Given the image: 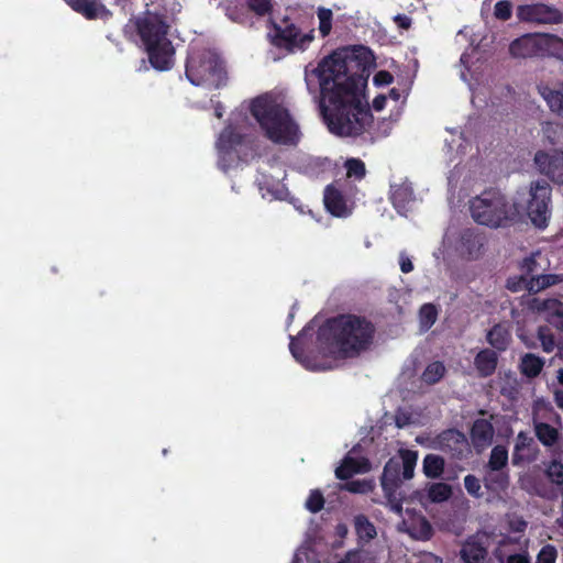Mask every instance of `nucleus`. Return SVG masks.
<instances>
[{
	"label": "nucleus",
	"instance_id": "10",
	"mask_svg": "<svg viewBox=\"0 0 563 563\" xmlns=\"http://www.w3.org/2000/svg\"><path fill=\"white\" fill-rule=\"evenodd\" d=\"M520 22L534 24H561L563 12L554 5L545 3L520 4L516 10Z\"/></svg>",
	"mask_w": 563,
	"mask_h": 563
},
{
	"label": "nucleus",
	"instance_id": "1",
	"mask_svg": "<svg viewBox=\"0 0 563 563\" xmlns=\"http://www.w3.org/2000/svg\"><path fill=\"white\" fill-rule=\"evenodd\" d=\"M305 81L310 93L320 90L319 108L329 131L342 137H356L372 126L374 118L367 101H363L360 87L362 75L349 74L347 63L332 54L317 67H306Z\"/></svg>",
	"mask_w": 563,
	"mask_h": 563
},
{
	"label": "nucleus",
	"instance_id": "32",
	"mask_svg": "<svg viewBox=\"0 0 563 563\" xmlns=\"http://www.w3.org/2000/svg\"><path fill=\"white\" fill-rule=\"evenodd\" d=\"M508 450L504 445H496L492 449L487 467L493 472H499L507 466Z\"/></svg>",
	"mask_w": 563,
	"mask_h": 563
},
{
	"label": "nucleus",
	"instance_id": "16",
	"mask_svg": "<svg viewBox=\"0 0 563 563\" xmlns=\"http://www.w3.org/2000/svg\"><path fill=\"white\" fill-rule=\"evenodd\" d=\"M75 12L87 20L109 19L112 13L101 0H64Z\"/></svg>",
	"mask_w": 563,
	"mask_h": 563
},
{
	"label": "nucleus",
	"instance_id": "6",
	"mask_svg": "<svg viewBox=\"0 0 563 563\" xmlns=\"http://www.w3.org/2000/svg\"><path fill=\"white\" fill-rule=\"evenodd\" d=\"M470 212L476 223L489 228L507 227L515 221L518 213L515 205L496 188L486 189L472 198Z\"/></svg>",
	"mask_w": 563,
	"mask_h": 563
},
{
	"label": "nucleus",
	"instance_id": "41",
	"mask_svg": "<svg viewBox=\"0 0 563 563\" xmlns=\"http://www.w3.org/2000/svg\"><path fill=\"white\" fill-rule=\"evenodd\" d=\"M438 310L433 303H424L419 310L420 324L423 329H430L437 321Z\"/></svg>",
	"mask_w": 563,
	"mask_h": 563
},
{
	"label": "nucleus",
	"instance_id": "9",
	"mask_svg": "<svg viewBox=\"0 0 563 563\" xmlns=\"http://www.w3.org/2000/svg\"><path fill=\"white\" fill-rule=\"evenodd\" d=\"M552 187L545 179L532 181L526 212L537 228H545L551 216Z\"/></svg>",
	"mask_w": 563,
	"mask_h": 563
},
{
	"label": "nucleus",
	"instance_id": "56",
	"mask_svg": "<svg viewBox=\"0 0 563 563\" xmlns=\"http://www.w3.org/2000/svg\"><path fill=\"white\" fill-rule=\"evenodd\" d=\"M537 266V262L533 257H527L522 262V269H526L527 273H532Z\"/></svg>",
	"mask_w": 563,
	"mask_h": 563
},
{
	"label": "nucleus",
	"instance_id": "50",
	"mask_svg": "<svg viewBox=\"0 0 563 563\" xmlns=\"http://www.w3.org/2000/svg\"><path fill=\"white\" fill-rule=\"evenodd\" d=\"M372 558L364 551H351L341 563H371Z\"/></svg>",
	"mask_w": 563,
	"mask_h": 563
},
{
	"label": "nucleus",
	"instance_id": "28",
	"mask_svg": "<svg viewBox=\"0 0 563 563\" xmlns=\"http://www.w3.org/2000/svg\"><path fill=\"white\" fill-rule=\"evenodd\" d=\"M354 529L358 540L365 543L377 536L374 523L363 514L354 517Z\"/></svg>",
	"mask_w": 563,
	"mask_h": 563
},
{
	"label": "nucleus",
	"instance_id": "60",
	"mask_svg": "<svg viewBox=\"0 0 563 563\" xmlns=\"http://www.w3.org/2000/svg\"><path fill=\"white\" fill-rule=\"evenodd\" d=\"M421 563H443V562L438 556L431 555L429 558L423 559V561Z\"/></svg>",
	"mask_w": 563,
	"mask_h": 563
},
{
	"label": "nucleus",
	"instance_id": "63",
	"mask_svg": "<svg viewBox=\"0 0 563 563\" xmlns=\"http://www.w3.org/2000/svg\"><path fill=\"white\" fill-rule=\"evenodd\" d=\"M336 532H338V534H340V536H345V534L347 533V528H346V526H345V525H342V523L338 525V527H336Z\"/></svg>",
	"mask_w": 563,
	"mask_h": 563
},
{
	"label": "nucleus",
	"instance_id": "53",
	"mask_svg": "<svg viewBox=\"0 0 563 563\" xmlns=\"http://www.w3.org/2000/svg\"><path fill=\"white\" fill-rule=\"evenodd\" d=\"M487 481L490 484H495L498 487L504 488V487H506L508 485V475L506 473H498V474H495V475H489Z\"/></svg>",
	"mask_w": 563,
	"mask_h": 563
},
{
	"label": "nucleus",
	"instance_id": "4",
	"mask_svg": "<svg viewBox=\"0 0 563 563\" xmlns=\"http://www.w3.org/2000/svg\"><path fill=\"white\" fill-rule=\"evenodd\" d=\"M137 35L148 55L151 65L158 70L172 67L175 48L168 38L169 23L165 14L145 11L134 21Z\"/></svg>",
	"mask_w": 563,
	"mask_h": 563
},
{
	"label": "nucleus",
	"instance_id": "15",
	"mask_svg": "<svg viewBox=\"0 0 563 563\" xmlns=\"http://www.w3.org/2000/svg\"><path fill=\"white\" fill-rule=\"evenodd\" d=\"M494 435L495 429L488 419H475L470 428L471 443L477 453H482L492 445Z\"/></svg>",
	"mask_w": 563,
	"mask_h": 563
},
{
	"label": "nucleus",
	"instance_id": "36",
	"mask_svg": "<svg viewBox=\"0 0 563 563\" xmlns=\"http://www.w3.org/2000/svg\"><path fill=\"white\" fill-rule=\"evenodd\" d=\"M537 338L541 343V347L545 353H552L554 349H558V342L548 325H540L537 330Z\"/></svg>",
	"mask_w": 563,
	"mask_h": 563
},
{
	"label": "nucleus",
	"instance_id": "30",
	"mask_svg": "<svg viewBox=\"0 0 563 563\" xmlns=\"http://www.w3.org/2000/svg\"><path fill=\"white\" fill-rule=\"evenodd\" d=\"M563 282L561 275L558 274H542L531 277L527 283V289L530 292H539L548 287L554 286Z\"/></svg>",
	"mask_w": 563,
	"mask_h": 563
},
{
	"label": "nucleus",
	"instance_id": "20",
	"mask_svg": "<svg viewBox=\"0 0 563 563\" xmlns=\"http://www.w3.org/2000/svg\"><path fill=\"white\" fill-rule=\"evenodd\" d=\"M497 364L498 355L490 349L481 350L474 358L475 368L478 375L484 378L489 377L495 373Z\"/></svg>",
	"mask_w": 563,
	"mask_h": 563
},
{
	"label": "nucleus",
	"instance_id": "3",
	"mask_svg": "<svg viewBox=\"0 0 563 563\" xmlns=\"http://www.w3.org/2000/svg\"><path fill=\"white\" fill-rule=\"evenodd\" d=\"M264 135L275 144L296 146L301 137L299 125L288 109L269 96L255 98L250 107Z\"/></svg>",
	"mask_w": 563,
	"mask_h": 563
},
{
	"label": "nucleus",
	"instance_id": "33",
	"mask_svg": "<svg viewBox=\"0 0 563 563\" xmlns=\"http://www.w3.org/2000/svg\"><path fill=\"white\" fill-rule=\"evenodd\" d=\"M536 437L545 446H552L559 440L558 430L547 422L536 424Z\"/></svg>",
	"mask_w": 563,
	"mask_h": 563
},
{
	"label": "nucleus",
	"instance_id": "44",
	"mask_svg": "<svg viewBox=\"0 0 563 563\" xmlns=\"http://www.w3.org/2000/svg\"><path fill=\"white\" fill-rule=\"evenodd\" d=\"M301 336L302 335L299 334L297 339L291 338V341L289 343L290 353L296 358V361L301 363L306 368H312V366L310 365V361L306 356L305 350L301 345Z\"/></svg>",
	"mask_w": 563,
	"mask_h": 563
},
{
	"label": "nucleus",
	"instance_id": "54",
	"mask_svg": "<svg viewBox=\"0 0 563 563\" xmlns=\"http://www.w3.org/2000/svg\"><path fill=\"white\" fill-rule=\"evenodd\" d=\"M507 563H531L527 554L516 553L507 559Z\"/></svg>",
	"mask_w": 563,
	"mask_h": 563
},
{
	"label": "nucleus",
	"instance_id": "31",
	"mask_svg": "<svg viewBox=\"0 0 563 563\" xmlns=\"http://www.w3.org/2000/svg\"><path fill=\"white\" fill-rule=\"evenodd\" d=\"M412 188L408 184L391 187L390 199L395 208L405 207L412 199Z\"/></svg>",
	"mask_w": 563,
	"mask_h": 563
},
{
	"label": "nucleus",
	"instance_id": "64",
	"mask_svg": "<svg viewBox=\"0 0 563 563\" xmlns=\"http://www.w3.org/2000/svg\"><path fill=\"white\" fill-rule=\"evenodd\" d=\"M407 421H408V418L405 417V418H401V417H397L396 418V424L398 428H402L407 424Z\"/></svg>",
	"mask_w": 563,
	"mask_h": 563
},
{
	"label": "nucleus",
	"instance_id": "47",
	"mask_svg": "<svg viewBox=\"0 0 563 563\" xmlns=\"http://www.w3.org/2000/svg\"><path fill=\"white\" fill-rule=\"evenodd\" d=\"M547 477L555 485H563V463L552 461L545 471Z\"/></svg>",
	"mask_w": 563,
	"mask_h": 563
},
{
	"label": "nucleus",
	"instance_id": "55",
	"mask_svg": "<svg viewBox=\"0 0 563 563\" xmlns=\"http://www.w3.org/2000/svg\"><path fill=\"white\" fill-rule=\"evenodd\" d=\"M400 269L405 274H408L413 271V264L409 257L400 258Z\"/></svg>",
	"mask_w": 563,
	"mask_h": 563
},
{
	"label": "nucleus",
	"instance_id": "43",
	"mask_svg": "<svg viewBox=\"0 0 563 563\" xmlns=\"http://www.w3.org/2000/svg\"><path fill=\"white\" fill-rule=\"evenodd\" d=\"M317 15L319 19V32L322 37H325L332 30L333 12L331 9L320 7L318 8Z\"/></svg>",
	"mask_w": 563,
	"mask_h": 563
},
{
	"label": "nucleus",
	"instance_id": "19",
	"mask_svg": "<svg viewBox=\"0 0 563 563\" xmlns=\"http://www.w3.org/2000/svg\"><path fill=\"white\" fill-rule=\"evenodd\" d=\"M369 471V462L366 459H355L346 455L341 464L335 468V476L341 481L350 479L354 474L366 473Z\"/></svg>",
	"mask_w": 563,
	"mask_h": 563
},
{
	"label": "nucleus",
	"instance_id": "34",
	"mask_svg": "<svg viewBox=\"0 0 563 563\" xmlns=\"http://www.w3.org/2000/svg\"><path fill=\"white\" fill-rule=\"evenodd\" d=\"M453 494L451 485L446 483H432L428 488V497L432 503H443Z\"/></svg>",
	"mask_w": 563,
	"mask_h": 563
},
{
	"label": "nucleus",
	"instance_id": "58",
	"mask_svg": "<svg viewBox=\"0 0 563 563\" xmlns=\"http://www.w3.org/2000/svg\"><path fill=\"white\" fill-rule=\"evenodd\" d=\"M554 400L556 406L563 409V389H556L554 391Z\"/></svg>",
	"mask_w": 563,
	"mask_h": 563
},
{
	"label": "nucleus",
	"instance_id": "11",
	"mask_svg": "<svg viewBox=\"0 0 563 563\" xmlns=\"http://www.w3.org/2000/svg\"><path fill=\"white\" fill-rule=\"evenodd\" d=\"M244 136L231 125L225 126L216 143L219 155V166L227 170L236 157V147L242 144Z\"/></svg>",
	"mask_w": 563,
	"mask_h": 563
},
{
	"label": "nucleus",
	"instance_id": "35",
	"mask_svg": "<svg viewBox=\"0 0 563 563\" xmlns=\"http://www.w3.org/2000/svg\"><path fill=\"white\" fill-rule=\"evenodd\" d=\"M445 374V366L442 362L430 363L422 373V380L429 385L437 384Z\"/></svg>",
	"mask_w": 563,
	"mask_h": 563
},
{
	"label": "nucleus",
	"instance_id": "17",
	"mask_svg": "<svg viewBox=\"0 0 563 563\" xmlns=\"http://www.w3.org/2000/svg\"><path fill=\"white\" fill-rule=\"evenodd\" d=\"M537 454L538 448L534 443V440L526 432H519L512 452V464L515 466H519L525 463H531L537 459Z\"/></svg>",
	"mask_w": 563,
	"mask_h": 563
},
{
	"label": "nucleus",
	"instance_id": "49",
	"mask_svg": "<svg viewBox=\"0 0 563 563\" xmlns=\"http://www.w3.org/2000/svg\"><path fill=\"white\" fill-rule=\"evenodd\" d=\"M556 558V548L552 544H547L540 550L536 563H555Z\"/></svg>",
	"mask_w": 563,
	"mask_h": 563
},
{
	"label": "nucleus",
	"instance_id": "57",
	"mask_svg": "<svg viewBox=\"0 0 563 563\" xmlns=\"http://www.w3.org/2000/svg\"><path fill=\"white\" fill-rule=\"evenodd\" d=\"M385 104H386V97L383 96V95H379V96L375 97L374 100H373V108L376 111L383 110Z\"/></svg>",
	"mask_w": 563,
	"mask_h": 563
},
{
	"label": "nucleus",
	"instance_id": "8",
	"mask_svg": "<svg viewBox=\"0 0 563 563\" xmlns=\"http://www.w3.org/2000/svg\"><path fill=\"white\" fill-rule=\"evenodd\" d=\"M267 38L269 43L279 49L295 52L303 51L313 41V30L309 33H301V30L288 16H284L280 22L269 18L267 20Z\"/></svg>",
	"mask_w": 563,
	"mask_h": 563
},
{
	"label": "nucleus",
	"instance_id": "22",
	"mask_svg": "<svg viewBox=\"0 0 563 563\" xmlns=\"http://www.w3.org/2000/svg\"><path fill=\"white\" fill-rule=\"evenodd\" d=\"M547 313V321L555 329L563 331V302L559 299H545L539 307Z\"/></svg>",
	"mask_w": 563,
	"mask_h": 563
},
{
	"label": "nucleus",
	"instance_id": "23",
	"mask_svg": "<svg viewBox=\"0 0 563 563\" xmlns=\"http://www.w3.org/2000/svg\"><path fill=\"white\" fill-rule=\"evenodd\" d=\"M483 245V238L474 230L467 229L463 231L461 235V250L468 258H477Z\"/></svg>",
	"mask_w": 563,
	"mask_h": 563
},
{
	"label": "nucleus",
	"instance_id": "18",
	"mask_svg": "<svg viewBox=\"0 0 563 563\" xmlns=\"http://www.w3.org/2000/svg\"><path fill=\"white\" fill-rule=\"evenodd\" d=\"M323 202L325 209L334 217L342 218L347 217L351 213L344 195L333 185H328L325 187Z\"/></svg>",
	"mask_w": 563,
	"mask_h": 563
},
{
	"label": "nucleus",
	"instance_id": "14",
	"mask_svg": "<svg viewBox=\"0 0 563 563\" xmlns=\"http://www.w3.org/2000/svg\"><path fill=\"white\" fill-rule=\"evenodd\" d=\"M509 53L517 58L542 56V33H528L514 40Z\"/></svg>",
	"mask_w": 563,
	"mask_h": 563
},
{
	"label": "nucleus",
	"instance_id": "12",
	"mask_svg": "<svg viewBox=\"0 0 563 563\" xmlns=\"http://www.w3.org/2000/svg\"><path fill=\"white\" fill-rule=\"evenodd\" d=\"M434 448L448 453L453 459H463L468 443L465 434L457 429H446L434 438Z\"/></svg>",
	"mask_w": 563,
	"mask_h": 563
},
{
	"label": "nucleus",
	"instance_id": "61",
	"mask_svg": "<svg viewBox=\"0 0 563 563\" xmlns=\"http://www.w3.org/2000/svg\"><path fill=\"white\" fill-rule=\"evenodd\" d=\"M556 356L559 358H563V338H561L559 341H558V353H556Z\"/></svg>",
	"mask_w": 563,
	"mask_h": 563
},
{
	"label": "nucleus",
	"instance_id": "13",
	"mask_svg": "<svg viewBox=\"0 0 563 563\" xmlns=\"http://www.w3.org/2000/svg\"><path fill=\"white\" fill-rule=\"evenodd\" d=\"M534 164L539 172L553 183L563 186V151L554 150L552 154L538 151L534 155Z\"/></svg>",
	"mask_w": 563,
	"mask_h": 563
},
{
	"label": "nucleus",
	"instance_id": "29",
	"mask_svg": "<svg viewBox=\"0 0 563 563\" xmlns=\"http://www.w3.org/2000/svg\"><path fill=\"white\" fill-rule=\"evenodd\" d=\"M545 55L563 60V38L556 34L542 33V56Z\"/></svg>",
	"mask_w": 563,
	"mask_h": 563
},
{
	"label": "nucleus",
	"instance_id": "39",
	"mask_svg": "<svg viewBox=\"0 0 563 563\" xmlns=\"http://www.w3.org/2000/svg\"><path fill=\"white\" fill-rule=\"evenodd\" d=\"M374 485L369 479L347 481L340 486V489L352 494H368L373 490Z\"/></svg>",
	"mask_w": 563,
	"mask_h": 563
},
{
	"label": "nucleus",
	"instance_id": "38",
	"mask_svg": "<svg viewBox=\"0 0 563 563\" xmlns=\"http://www.w3.org/2000/svg\"><path fill=\"white\" fill-rule=\"evenodd\" d=\"M543 135L551 145H559L563 142V124L548 122L542 128Z\"/></svg>",
	"mask_w": 563,
	"mask_h": 563
},
{
	"label": "nucleus",
	"instance_id": "59",
	"mask_svg": "<svg viewBox=\"0 0 563 563\" xmlns=\"http://www.w3.org/2000/svg\"><path fill=\"white\" fill-rule=\"evenodd\" d=\"M214 115L218 119H221L223 115V107L220 102H218L217 106L214 107Z\"/></svg>",
	"mask_w": 563,
	"mask_h": 563
},
{
	"label": "nucleus",
	"instance_id": "51",
	"mask_svg": "<svg viewBox=\"0 0 563 563\" xmlns=\"http://www.w3.org/2000/svg\"><path fill=\"white\" fill-rule=\"evenodd\" d=\"M394 22L396 23V25L399 29H402V30H409L412 24L411 18L406 14H402V13H398L397 15H395Z\"/></svg>",
	"mask_w": 563,
	"mask_h": 563
},
{
	"label": "nucleus",
	"instance_id": "24",
	"mask_svg": "<svg viewBox=\"0 0 563 563\" xmlns=\"http://www.w3.org/2000/svg\"><path fill=\"white\" fill-rule=\"evenodd\" d=\"M486 339L494 349L504 352L511 341V333L505 325L497 323L487 332Z\"/></svg>",
	"mask_w": 563,
	"mask_h": 563
},
{
	"label": "nucleus",
	"instance_id": "27",
	"mask_svg": "<svg viewBox=\"0 0 563 563\" xmlns=\"http://www.w3.org/2000/svg\"><path fill=\"white\" fill-rule=\"evenodd\" d=\"M445 460L437 454H427L422 461V471L427 478H440L444 472Z\"/></svg>",
	"mask_w": 563,
	"mask_h": 563
},
{
	"label": "nucleus",
	"instance_id": "2",
	"mask_svg": "<svg viewBox=\"0 0 563 563\" xmlns=\"http://www.w3.org/2000/svg\"><path fill=\"white\" fill-rule=\"evenodd\" d=\"M375 331L374 323L366 317L341 313L319 327L317 345L323 354L353 357L369 349Z\"/></svg>",
	"mask_w": 563,
	"mask_h": 563
},
{
	"label": "nucleus",
	"instance_id": "62",
	"mask_svg": "<svg viewBox=\"0 0 563 563\" xmlns=\"http://www.w3.org/2000/svg\"><path fill=\"white\" fill-rule=\"evenodd\" d=\"M114 5L125 8L129 3H131L133 0H112Z\"/></svg>",
	"mask_w": 563,
	"mask_h": 563
},
{
	"label": "nucleus",
	"instance_id": "25",
	"mask_svg": "<svg viewBox=\"0 0 563 563\" xmlns=\"http://www.w3.org/2000/svg\"><path fill=\"white\" fill-rule=\"evenodd\" d=\"M539 92L545 100L550 110L563 119V84L558 90L548 86H541L539 87Z\"/></svg>",
	"mask_w": 563,
	"mask_h": 563
},
{
	"label": "nucleus",
	"instance_id": "42",
	"mask_svg": "<svg viewBox=\"0 0 563 563\" xmlns=\"http://www.w3.org/2000/svg\"><path fill=\"white\" fill-rule=\"evenodd\" d=\"M249 12L255 13L257 16H265L273 12V0H245Z\"/></svg>",
	"mask_w": 563,
	"mask_h": 563
},
{
	"label": "nucleus",
	"instance_id": "45",
	"mask_svg": "<svg viewBox=\"0 0 563 563\" xmlns=\"http://www.w3.org/2000/svg\"><path fill=\"white\" fill-rule=\"evenodd\" d=\"M324 507V497L319 489H312L306 500V508L312 512L317 514L322 510Z\"/></svg>",
	"mask_w": 563,
	"mask_h": 563
},
{
	"label": "nucleus",
	"instance_id": "40",
	"mask_svg": "<svg viewBox=\"0 0 563 563\" xmlns=\"http://www.w3.org/2000/svg\"><path fill=\"white\" fill-rule=\"evenodd\" d=\"M344 167L346 169L347 178L361 180L365 177L366 167L364 162L360 158H347L344 163Z\"/></svg>",
	"mask_w": 563,
	"mask_h": 563
},
{
	"label": "nucleus",
	"instance_id": "26",
	"mask_svg": "<svg viewBox=\"0 0 563 563\" xmlns=\"http://www.w3.org/2000/svg\"><path fill=\"white\" fill-rule=\"evenodd\" d=\"M544 367V360L536 354L527 353L521 357L520 372L528 378H536Z\"/></svg>",
	"mask_w": 563,
	"mask_h": 563
},
{
	"label": "nucleus",
	"instance_id": "48",
	"mask_svg": "<svg viewBox=\"0 0 563 563\" xmlns=\"http://www.w3.org/2000/svg\"><path fill=\"white\" fill-rule=\"evenodd\" d=\"M512 15V3L508 0H500L494 7V16L500 21H508Z\"/></svg>",
	"mask_w": 563,
	"mask_h": 563
},
{
	"label": "nucleus",
	"instance_id": "5",
	"mask_svg": "<svg viewBox=\"0 0 563 563\" xmlns=\"http://www.w3.org/2000/svg\"><path fill=\"white\" fill-rule=\"evenodd\" d=\"M185 75L191 85L211 89H220L228 82L225 63L220 54L198 44L188 48Z\"/></svg>",
	"mask_w": 563,
	"mask_h": 563
},
{
	"label": "nucleus",
	"instance_id": "37",
	"mask_svg": "<svg viewBox=\"0 0 563 563\" xmlns=\"http://www.w3.org/2000/svg\"><path fill=\"white\" fill-rule=\"evenodd\" d=\"M225 11L227 16L233 22L245 24L250 20L246 4L243 2L230 3L227 5Z\"/></svg>",
	"mask_w": 563,
	"mask_h": 563
},
{
	"label": "nucleus",
	"instance_id": "52",
	"mask_svg": "<svg viewBox=\"0 0 563 563\" xmlns=\"http://www.w3.org/2000/svg\"><path fill=\"white\" fill-rule=\"evenodd\" d=\"M393 80H394L393 75L387 70H379L374 76V81L376 85H389L393 82Z\"/></svg>",
	"mask_w": 563,
	"mask_h": 563
},
{
	"label": "nucleus",
	"instance_id": "21",
	"mask_svg": "<svg viewBox=\"0 0 563 563\" xmlns=\"http://www.w3.org/2000/svg\"><path fill=\"white\" fill-rule=\"evenodd\" d=\"M460 556L463 563H481L487 556V549L481 542L468 539L462 545Z\"/></svg>",
	"mask_w": 563,
	"mask_h": 563
},
{
	"label": "nucleus",
	"instance_id": "46",
	"mask_svg": "<svg viewBox=\"0 0 563 563\" xmlns=\"http://www.w3.org/2000/svg\"><path fill=\"white\" fill-rule=\"evenodd\" d=\"M464 487L473 498H482L484 495L481 481L473 474H467L464 477Z\"/></svg>",
	"mask_w": 563,
	"mask_h": 563
},
{
	"label": "nucleus",
	"instance_id": "7",
	"mask_svg": "<svg viewBox=\"0 0 563 563\" xmlns=\"http://www.w3.org/2000/svg\"><path fill=\"white\" fill-rule=\"evenodd\" d=\"M400 460L396 457L389 459L383 470L380 476V485L387 501L401 509V498H399V488L402 479H411L415 475V468L418 461V452L401 449L399 451Z\"/></svg>",
	"mask_w": 563,
	"mask_h": 563
}]
</instances>
